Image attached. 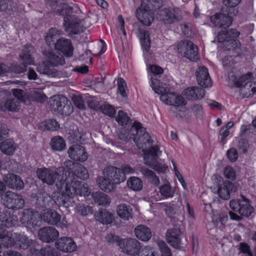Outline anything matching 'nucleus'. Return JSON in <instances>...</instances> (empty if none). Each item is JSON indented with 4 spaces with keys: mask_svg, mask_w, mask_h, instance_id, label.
I'll use <instances>...</instances> for the list:
<instances>
[{
    "mask_svg": "<svg viewBox=\"0 0 256 256\" xmlns=\"http://www.w3.org/2000/svg\"><path fill=\"white\" fill-rule=\"evenodd\" d=\"M88 176L86 168L79 163H76L74 172L64 171V176L56 184V188L61 192L54 200L60 210H62V208L66 209L73 206V198L75 196L86 194L82 192V189L86 188L82 186L79 179L86 180Z\"/></svg>",
    "mask_w": 256,
    "mask_h": 256,
    "instance_id": "nucleus-1",
    "label": "nucleus"
},
{
    "mask_svg": "<svg viewBox=\"0 0 256 256\" xmlns=\"http://www.w3.org/2000/svg\"><path fill=\"white\" fill-rule=\"evenodd\" d=\"M72 8L67 4H62L57 10L58 14L64 16V30L70 35L79 34L81 30V20L72 14Z\"/></svg>",
    "mask_w": 256,
    "mask_h": 256,
    "instance_id": "nucleus-2",
    "label": "nucleus"
},
{
    "mask_svg": "<svg viewBox=\"0 0 256 256\" xmlns=\"http://www.w3.org/2000/svg\"><path fill=\"white\" fill-rule=\"evenodd\" d=\"M46 60L40 64L37 67V71L40 74L54 76L55 74L54 66L63 65L66 63L64 58L62 56H58L52 50H46L44 52Z\"/></svg>",
    "mask_w": 256,
    "mask_h": 256,
    "instance_id": "nucleus-3",
    "label": "nucleus"
},
{
    "mask_svg": "<svg viewBox=\"0 0 256 256\" xmlns=\"http://www.w3.org/2000/svg\"><path fill=\"white\" fill-rule=\"evenodd\" d=\"M162 154L159 146H155L150 150L145 152L144 158V164L158 173H166L168 170V166L162 162L158 161V159Z\"/></svg>",
    "mask_w": 256,
    "mask_h": 256,
    "instance_id": "nucleus-4",
    "label": "nucleus"
},
{
    "mask_svg": "<svg viewBox=\"0 0 256 256\" xmlns=\"http://www.w3.org/2000/svg\"><path fill=\"white\" fill-rule=\"evenodd\" d=\"M64 168H59L55 171L50 168H42L36 170L38 178L48 186L56 184L59 182L62 178L64 176Z\"/></svg>",
    "mask_w": 256,
    "mask_h": 256,
    "instance_id": "nucleus-5",
    "label": "nucleus"
},
{
    "mask_svg": "<svg viewBox=\"0 0 256 256\" xmlns=\"http://www.w3.org/2000/svg\"><path fill=\"white\" fill-rule=\"evenodd\" d=\"M52 108L55 112L66 116L70 114L74 110L70 102L62 94L55 95L50 98Z\"/></svg>",
    "mask_w": 256,
    "mask_h": 256,
    "instance_id": "nucleus-6",
    "label": "nucleus"
},
{
    "mask_svg": "<svg viewBox=\"0 0 256 256\" xmlns=\"http://www.w3.org/2000/svg\"><path fill=\"white\" fill-rule=\"evenodd\" d=\"M20 58L23 62L22 64H12L10 66L7 65L6 74L12 72L16 74L24 72L26 70L28 65L34 64V58L28 48H24L22 50V52L20 54Z\"/></svg>",
    "mask_w": 256,
    "mask_h": 256,
    "instance_id": "nucleus-7",
    "label": "nucleus"
},
{
    "mask_svg": "<svg viewBox=\"0 0 256 256\" xmlns=\"http://www.w3.org/2000/svg\"><path fill=\"white\" fill-rule=\"evenodd\" d=\"M160 81L156 78H151L150 86L155 93L160 94V100L164 103L174 106L176 104L174 101L176 94L174 92H168L166 89L160 85Z\"/></svg>",
    "mask_w": 256,
    "mask_h": 256,
    "instance_id": "nucleus-8",
    "label": "nucleus"
},
{
    "mask_svg": "<svg viewBox=\"0 0 256 256\" xmlns=\"http://www.w3.org/2000/svg\"><path fill=\"white\" fill-rule=\"evenodd\" d=\"M242 199H233L230 202V207L232 210L238 212L241 216L249 217L254 212V208L250 204V201L245 196Z\"/></svg>",
    "mask_w": 256,
    "mask_h": 256,
    "instance_id": "nucleus-9",
    "label": "nucleus"
},
{
    "mask_svg": "<svg viewBox=\"0 0 256 256\" xmlns=\"http://www.w3.org/2000/svg\"><path fill=\"white\" fill-rule=\"evenodd\" d=\"M214 184L218 188V196L224 200H228L230 198V194L237 190V187L232 182H224L222 178L220 176H216Z\"/></svg>",
    "mask_w": 256,
    "mask_h": 256,
    "instance_id": "nucleus-10",
    "label": "nucleus"
},
{
    "mask_svg": "<svg viewBox=\"0 0 256 256\" xmlns=\"http://www.w3.org/2000/svg\"><path fill=\"white\" fill-rule=\"evenodd\" d=\"M122 251L130 256H138L140 252H147L150 250V246H146L144 250L142 249L141 244L136 238H128L122 240L121 246Z\"/></svg>",
    "mask_w": 256,
    "mask_h": 256,
    "instance_id": "nucleus-11",
    "label": "nucleus"
},
{
    "mask_svg": "<svg viewBox=\"0 0 256 256\" xmlns=\"http://www.w3.org/2000/svg\"><path fill=\"white\" fill-rule=\"evenodd\" d=\"M178 9L164 8L157 13L158 18L164 24L170 25L179 22L182 18Z\"/></svg>",
    "mask_w": 256,
    "mask_h": 256,
    "instance_id": "nucleus-12",
    "label": "nucleus"
},
{
    "mask_svg": "<svg viewBox=\"0 0 256 256\" xmlns=\"http://www.w3.org/2000/svg\"><path fill=\"white\" fill-rule=\"evenodd\" d=\"M4 204L8 209L17 210L24 207V200L21 195L8 191L4 195Z\"/></svg>",
    "mask_w": 256,
    "mask_h": 256,
    "instance_id": "nucleus-13",
    "label": "nucleus"
},
{
    "mask_svg": "<svg viewBox=\"0 0 256 256\" xmlns=\"http://www.w3.org/2000/svg\"><path fill=\"white\" fill-rule=\"evenodd\" d=\"M178 52L184 57L192 61L199 58L198 48L190 41L181 42L178 45Z\"/></svg>",
    "mask_w": 256,
    "mask_h": 256,
    "instance_id": "nucleus-14",
    "label": "nucleus"
},
{
    "mask_svg": "<svg viewBox=\"0 0 256 256\" xmlns=\"http://www.w3.org/2000/svg\"><path fill=\"white\" fill-rule=\"evenodd\" d=\"M54 48L59 54L70 58L73 55L74 47L70 40L59 38L55 43Z\"/></svg>",
    "mask_w": 256,
    "mask_h": 256,
    "instance_id": "nucleus-15",
    "label": "nucleus"
},
{
    "mask_svg": "<svg viewBox=\"0 0 256 256\" xmlns=\"http://www.w3.org/2000/svg\"><path fill=\"white\" fill-rule=\"evenodd\" d=\"M145 4H141L136 9V16L142 24L150 26L154 21V14L147 9Z\"/></svg>",
    "mask_w": 256,
    "mask_h": 256,
    "instance_id": "nucleus-16",
    "label": "nucleus"
},
{
    "mask_svg": "<svg viewBox=\"0 0 256 256\" xmlns=\"http://www.w3.org/2000/svg\"><path fill=\"white\" fill-rule=\"evenodd\" d=\"M182 232L180 228H173L166 230V239L168 243L176 249L182 248Z\"/></svg>",
    "mask_w": 256,
    "mask_h": 256,
    "instance_id": "nucleus-17",
    "label": "nucleus"
},
{
    "mask_svg": "<svg viewBox=\"0 0 256 256\" xmlns=\"http://www.w3.org/2000/svg\"><path fill=\"white\" fill-rule=\"evenodd\" d=\"M139 134L136 136V138L134 139V142L137 146L142 150L148 149L147 150H150L152 146L153 140L150 136L149 134L146 132V129L143 128L142 130L139 131Z\"/></svg>",
    "mask_w": 256,
    "mask_h": 256,
    "instance_id": "nucleus-18",
    "label": "nucleus"
},
{
    "mask_svg": "<svg viewBox=\"0 0 256 256\" xmlns=\"http://www.w3.org/2000/svg\"><path fill=\"white\" fill-rule=\"evenodd\" d=\"M252 74L249 72L240 76L234 84L236 87L240 88V94L244 96L246 92H249L253 85L255 84L252 81Z\"/></svg>",
    "mask_w": 256,
    "mask_h": 256,
    "instance_id": "nucleus-19",
    "label": "nucleus"
},
{
    "mask_svg": "<svg viewBox=\"0 0 256 256\" xmlns=\"http://www.w3.org/2000/svg\"><path fill=\"white\" fill-rule=\"evenodd\" d=\"M41 218L44 222L52 225L58 226L59 224H62L66 226L67 222L65 220L64 218L62 219L61 222V216L54 210H44Z\"/></svg>",
    "mask_w": 256,
    "mask_h": 256,
    "instance_id": "nucleus-20",
    "label": "nucleus"
},
{
    "mask_svg": "<svg viewBox=\"0 0 256 256\" xmlns=\"http://www.w3.org/2000/svg\"><path fill=\"white\" fill-rule=\"evenodd\" d=\"M8 248H11L16 244L19 245L21 248L27 249L31 244L30 240L24 234L14 233L10 236Z\"/></svg>",
    "mask_w": 256,
    "mask_h": 256,
    "instance_id": "nucleus-21",
    "label": "nucleus"
},
{
    "mask_svg": "<svg viewBox=\"0 0 256 256\" xmlns=\"http://www.w3.org/2000/svg\"><path fill=\"white\" fill-rule=\"evenodd\" d=\"M38 236L42 241L50 242L57 239L58 236V232L52 226L44 227L39 230Z\"/></svg>",
    "mask_w": 256,
    "mask_h": 256,
    "instance_id": "nucleus-22",
    "label": "nucleus"
},
{
    "mask_svg": "<svg viewBox=\"0 0 256 256\" xmlns=\"http://www.w3.org/2000/svg\"><path fill=\"white\" fill-rule=\"evenodd\" d=\"M196 78L198 84L203 88H206L212 86V80L208 70L204 66L198 67L196 71Z\"/></svg>",
    "mask_w": 256,
    "mask_h": 256,
    "instance_id": "nucleus-23",
    "label": "nucleus"
},
{
    "mask_svg": "<svg viewBox=\"0 0 256 256\" xmlns=\"http://www.w3.org/2000/svg\"><path fill=\"white\" fill-rule=\"evenodd\" d=\"M210 20L216 27L224 28L228 27L233 21L232 17L222 13H216L211 16Z\"/></svg>",
    "mask_w": 256,
    "mask_h": 256,
    "instance_id": "nucleus-24",
    "label": "nucleus"
},
{
    "mask_svg": "<svg viewBox=\"0 0 256 256\" xmlns=\"http://www.w3.org/2000/svg\"><path fill=\"white\" fill-rule=\"evenodd\" d=\"M68 154L72 159L76 161L84 162L88 158L86 152L83 146L79 144H74L70 146Z\"/></svg>",
    "mask_w": 256,
    "mask_h": 256,
    "instance_id": "nucleus-25",
    "label": "nucleus"
},
{
    "mask_svg": "<svg viewBox=\"0 0 256 256\" xmlns=\"http://www.w3.org/2000/svg\"><path fill=\"white\" fill-rule=\"evenodd\" d=\"M106 174L108 179L115 185L123 182L126 178L122 172L121 169L115 166H110L106 168Z\"/></svg>",
    "mask_w": 256,
    "mask_h": 256,
    "instance_id": "nucleus-26",
    "label": "nucleus"
},
{
    "mask_svg": "<svg viewBox=\"0 0 256 256\" xmlns=\"http://www.w3.org/2000/svg\"><path fill=\"white\" fill-rule=\"evenodd\" d=\"M56 246L59 250L65 252H71L76 250V245L74 240L68 237H62L56 242Z\"/></svg>",
    "mask_w": 256,
    "mask_h": 256,
    "instance_id": "nucleus-27",
    "label": "nucleus"
},
{
    "mask_svg": "<svg viewBox=\"0 0 256 256\" xmlns=\"http://www.w3.org/2000/svg\"><path fill=\"white\" fill-rule=\"evenodd\" d=\"M4 180L7 186L12 189L20 190L24 188V183L20 177L14 174H9L4 178Z\"/></svg>",
    "mask_w": 256,
    "mask_h": 256,
    "instance_id": "nucleus-28",
    "label": "nucleus"
},
{
    "mask_svg": "<svg viewBox=\"0 0 256 256\" xmlns=\"http://www.w3.org/2000/svg\"><path fill=\"white\" fill-rule=\"evenodd\" d=\"M0 222L1 226L10 228L16 224L18 218L12 214L8 210L5 209L0 211Z\"/></svg>",
    "mask_w": 256,
    "mask_h": 256,
    "instance_id": "nucleus-29",
    "label": "nucleus"
},
{
    "mask_svg": "<svg viewBox=\"0 0 256 256\" xmlns=\"http://www.w3.org/2000/svg\"><path fill=\"white\" fill-rule=\"evenodd\" d=\"M96 220L102 224H112L114 220V214L102 208L94 214Z\"/></svg>",
    "mask_w": 256,
    "mask_h": 256,
    "instance_id": "nucleus-30",
    "label": "nucleus"
},
{
    "mask_svg": "<svg viewBox=\"0 0 256 256\" xmlns=\"http://www.w3.org/2000/svg\"><path fill=\"white\" fill-rule=\"evenodd\" d=\"M184 94L188 100H200L203 98L205 94V90L199 86H192L185 89Z\"/></svg>",
    "mask_w": 256,
    "mask_h": 256,
    "instance_id": "nucleus-31",
    "label": "nucleus"
},
{
    "mask_svg": "<svg viewBox=\"0 0 256 256\" xmlns=\"http://www.w3.org/2000/svg\"><path fill=\"white\" fill-rule=\"evenodd\" d=\"M136 236L140 240L148 242L152 237V232L146 226L140 224L136 226L134 230Z\"/></svg>",
    "mask_w": 256,
    "mask_h": 256,
    "instance_id": "nucleus-32",
    "label": "nucleus"
},
{
    "mask_svg": "<svg viewBox=\"0 0 256 256\" xmlns=\"http://www.w3.org/2000/svg\"><path fill=\"white\" fill-rule=\"evenodd\" d=\"M137 35L140 40L144 51L148 52L150 50L151 44L148 32L139 28L137 30Z\"/></svg>",
    "mask_w": 256,
    "mask_h": 256,
    "instance_id": "nucleus-33",
    "label": "nucleus"
},
{
    "mask_svg": "<svg viewBox=\"0 0 256 256\" xmlns=\"http://www.w3.org/2000/svg\"><path fill=\"white\" fill-rule=\"evenodd\" d=\"M31 201L36 208H46L48 205L50 198L46 193L32 194Z\"/></svg>",
    "mask_w": 256,
    "mask_h": 256,
    "instance_id": "nucleus-34",
    "label": "nucleus"
},
{
    "mask_svg": "<svg viewBox=\"0 0 256 256\" xmlns=\"http://www.w3.org/2000/svg\"><path fill=\"white\" fill-rule=\"evenodd\" d=\"M116 212L118 216L124 220H128L132 218V208L129 204H119L116 208Z\"/></svg>",
    "mask_w": 256,
    "mask_h": 256,
    "instance_id": "nucleus-35",
    "label": "nucleus"
},
{
    "mask_svg": "<svg viewBox=\"0 0 256 256\" xmlns=\"http://www.w3.org/2000/svg\"><path fill=\"white\" fill-rule=\"evenodd\" d=\"M92 195L94 202L99 206H106L110 202V198L104 192H94Z\"/></svg>",
    "mask_w": 256,
    "mask_h": 256,
    "instance_id": "nucleus-36",
    "label": "nucleus"
},
{
    "mask_svg": "<svg viewBox=\"0 0 256 256\" xmlns=\"http://www.w3.org/2000/svg\"><path fill=\"white\" fill-rule=\"evenodd\" d=\"M16 145L12 139H6L0 143L2 152L7 155H12L16 149Z\"/></svg>",
    "mask_w": 256,
    "mask_h": 256,
    "instance_id": "nucleus-37",
    "label": "nucleus"
},
{
    "mask_svg": "<svg viewBox=\"0 0 256 256\" xmlns=\"http://www.w3.org/2000/svg\"><path fill=\"white\" fill-rule=\"evenodd\" d=\"M39 216L38 212H34L32 211L24 212L22 217V221L23 223L32 226L37 225L38 221Z\"/></svg>",
    "mask_w": 256,
    "mask_h": 256,
    "instance_id": "nucleus-38",
    "label": "nucleus"
},
{
    "mask_svg": "<svg viewBox=\"0 0 256 256\" xmlns=\"http://www.w3.org/2000/svg\"><path fill=\"white\" fill-rule=\"evenodd\" d=\"M60 34V32L56 28H52L49 30L45 37V40L49 46L52 45L55 46V43L58 39V38Z\"/></svg>",
    "mask_w": 256,
    "mask_h": 256,
    "instance_id": "nucleus-39",
    "label": "nucleus"
},
{
    "mask_svg": "<svg viewBox=\"0 0 256 256\" xmlns=\"http://www.w3.org/2000/svg\"><path fill=\"white\" fill-rule=\"evenodd\" d=\"M140 172L144 176L148 179V181L152 184L156 186L158 185L160 183L159 178L152 170L147 168H140Z\"/></svg>",
    "mask_w": 256,
    "mask_h": 256,
    "instance_id": "nucleus-40",
    "label": "nucleus"
},
{
    "mask_svg": "<svg viewBox=\"0 0 256 256\" xmlns=\"http://www.w3.org/2000/svg\"><path fill=\"white\" fill-rule=\"evenodd\" d=\"M240 33L235 29H228L225 30H221L217 35V41L222 42L224 40V38H234L238 37Z\"/></svg>",
    "mask_w": 256,
    "mask_h": 256,
    "instance_id": "nucleus-41",
    "label": "nucleus"
},
{
    "mask_svg": "<svg viewBox=\"0 0 256 256\" xmlns=\"http://www.w3.org/2000/svg\"><path fill=\"white\" fill-rule=\"evenodd\" d=\"M50 145L52 149L56 151H62L66 146L64 140L60 136H55L52 138Z\"/></svg>",
    "mask_w": 256,
    "mask_h": 256,
    "instance_id": "nucleus-42",
    "label": "nucleus"
},
{
    "mask_svg": "<svg viewBox=\"0 0 256 256\" xmlns=\"http://www.w3.org/2000/svg\"><path fill=\"white\" fill-rule=\"evenodd\" d=\"M141 4H146V8L154 13L163 6L162 0H141Z\"/></svg>",
    "mask_w": 256,
    "mask_h": 256,
    "instance_id": "nucleus-43",
    "label": "nucleus"
},
{
    "mask_svg": "<svg viewBox=\"0 0 256 256\" xmlns=\"http://www.w3.org/2000/svg\"><path fill=\"white\" fill-rule=\"evenodd\" d=\"M16 10L14 2L11 0H0V11L11 14Z\"/></svg>",
    "mask_w": 256,
    "mask_h": 256,
    "instance_id": "nucleus-44",
    "label": "nucleus"
},
{
    "mask_svg": "<svg viewBox=\"0 0 256 256\" xmlns=\"http://www.w3.org/2000/svg\"><path fill=\"white\" fill-rule=\"evenodd\" d=\"M128 128L126 129L127 132L130 137V140H132L134 141V139L136 138V136H138L139 134V131L143 128L142 124L138 122H134L132 124L128 125Z\"/></svg>",
    "mask_w": 256,
    "mask_h": 256,
    "instance_id": "nucleus-45",
    "label": "nucleus"
},
{
    "mask_svg": "<svg viewBox=\"0 0 256 256\" xmlns=\"http://www.w3.org/2000/svg\"><path fill=\"white\" fill-rule=\"evenodd\" d=\"M224 40L222 42H218L222 43V48L225 50H234L238 48V41L234 38H224Z\"/></svg>",
    "mask_w": 256,
    "mask_h": 256,
    "instance_id": "nucleus-46",
    "label": "nucleus"
},
{
    "mask_svg": "<svg viewBox=\"0 0 256 256\" xmlns=\"http://www.w3.org/2000/svg\"><path fill=\"white\" fill-rule=\"evenodd\" d=\"M116 120L118 123L121 126H128L132 124V120L126 112L122 110L118 112Z\"/></svg>",
    "mask_w": 256,
    "mask_h": 256,
    "instance_id": "nucleus-47",
    "label": "nucleus"
},
{
    "mask_svg": "<svg viewBox=\"0 0 256 256\" xmlns=\"http://www.w3.org/2000/svg\"><path fill=\"white\" fill-rule=\"evenodd\" d=\"M98 182L100 188L106 192H110L113 190L114 185L107 177L105 178H100Z\"/></svg>",
    "mask_w": 256,
    "mask_h": 256,
    "instance_id": "nucleus-48",
    "label": "nucleus"
},
{
    "mask_svg": "<svg viewBox=\"0 0 256 256\" xmlns=\"http://www.w3.org/2000/svg\"><path fill=\"white\" fill-rule=\"evenodd\" d=\"M161 196L165 198H172L174 196V190L170 184L162 185L159 188Z\"/></svg>",
    "mask_w": 256,
    "mask_h": 256,
    "instance_id": "nucleus-49",
    "label": "nucleus"
},
{
    "mask_svg": "<svg viewBox=\"0 0 256 256\" xmlns=\"http://www.w3.org/2000/svg\"><path fill=\"white\" fill-rule=\"evenodd\" d=\"M128 186L132 190L138 191L142 190V182L141 180L137 177H131L127 182Z\"/></svg>",
    "mask_w": 256,
    "mask_h": 256,
    "instance_id": "nucleus-50",
    "label": "nucleus"
},
{
    "mask_svg": "<svg viewBox=\"0 0 256 256\" xmlns=\"http://www.w3.org/2000/svg\"><path fill=\"white\" fill-rule=\"evenodd\" d=\"M11 234L12 233L8 232L4 226H0V244L2 246H3L4 248H8L9 238Z\"/></svg>",
    "mask_w": 256,
    "mask_h": 256,
    "instance_id": "nucleus-51",
    "label": "nucleus"
},
{
    "mask_svg": "<svg viewBox=\"0 0 256 256\" xmlns=\"http://www.w3.org/2000/svg\"><path fill=\"white\" fill-rule=\"evenodd\" d=\"M4 106L10 111L16 112L19 110L20 102L16 98H10L6 100Z\"/></svg>",
    "mask_w": 256,
    "mask_h": 256,
    "instance_id": "nucleus-52",
    "label": "nucleus"
},
{
    "mask_svg": "<svg viewBox=\"0 0 256 256\" xmlns=\"http://www.w3.org/2000/svg\"><path fill=\"white\" fill-rule=\"evenodd\" d=\"M44 129L50 131H54L58 130L59 127L58 123L54 119H48L42 123Z\"/></svg>",
    "mask_w": 256,
    "mask_h": 256,
    "instance_id": "nucleus-53",
    "label": "nucleus"
},
{
    "mask_svg": "<svg viewBox=\"0 0 256 256\" xmlns=\"http://www.w3.org/2000/svg\"><path fill=\"white\" fill-rule=\"evenodd\" d=\"M100 110L104 114L114 117L116 113L114 108L108 104H104L100 106Z\"/></svg>",
    "mask_w": 256,
    "mask_h": 256,
    "instance_id": "nucleus-54",
    "label": "nucleus"
},
{
    "mask_svg": "<svg viewBox=\"0 0 256 256\" xmlns=\"http://www.w3.org/2000/svg\"><path fill=\"white\" fill-rule=\"evenodd\" d=\"M77 210L82 216H88L93 212L92 207L86 204H80L77 206Z\"/></svg>",
    "mask_w": 256,
    "mask_h": 256,
    "instance_id": "nucleus-55",
    "label": "nucleus"
},
{
    "mask_svg": "<svg viewBox=\"0 0 256 256\" xmlns=\"http://www.w3.org/2000/svg\"><path fill=\"white\" fill-rule=\"evenodd\" d=\"M106 238L109 244L118 246L121 248L122 240H121L118 236L113 234H109L106 236Z\"/></svg>",
    "mask_w": 256,
    "mask_h": 256,
    "instance_id": "nucleus-56",
    "label": "nucleus"
},
{
    "mask_svg": "<svg viewBox=\"0 0 256 256\" xmlns=\"http://www.w3.org/2000/svg\"><path fill=\"white\" fill-rule=\"evenodd\" d=\"M126 88L127 85L124 80L122 78H118V90L123 98H126L128 96L126 91Z\"/></svg>",
    "mask_w": 256,
    "mask_h": 256,
    "instance_id": "nucleus-57",
    "label": "nucleus"
},
{
    "mask_svg": "<svg viewBox=\"0 0 256 256\" xmlns=\"http://www.w3.org/2000/svg\"><path fill=\"white\" fill-rule=\"evenodd\" d=\"M44 256H60L59 251L52 246H47L42 248Z\"/></svg>",
    "mask_w": 256,
    "mask_h": 256,
    "instance_id": "nucleus-58",
    "label": "nucleus"
},
{
    "mask_svg": "<svg viewBox=\"0 0 256 256\" xmlns=\"http://www.w3.org/2000/svg\"><path fill=\"white\" fill-rule=\"evenodd\" d=\"M158 245L162 253L161 256H172L170 248L164 242H160Z\"/></svg>",
    "mask_w": 256,
    "mask_h": 256,
    "instance_id": "nucleus-59",
    "label": "nucleus"
},
{
    "mask_svg": "<svg viewBox=\"0 0 256 256\" xmlns=\"http://www.w3.org/2000/svg\"><path fill=\"white\" fill-rule=\"evenodd\" d=\"M72 100L74 106L78 108L81 110L86 108V106L82 96L74 95L72 97Z\"/></svg>",
    "mask_w": 256,
    "mask_h": 256,
    "instance_id": "nucleus-60",
    "label": "nucleus"
},
{
    "mask_svg": "<svg viewBox=\"0 0 256 256\" xmlns=\"http://www.w3.org/2000/svg\"><path fill=\"white\" fill-rule=\"evenodd\" d=\"M226 156L228 159L231 162H235L238 158V152L234 148H231L226 152Z\"/></svg>",
    "mask_w": 256,
    "mask_h": 256,
    "instance_id": "nucleus-61",
    "label": "nucleus"
},
{
    "mask_svg": "<svg viewBox=\"0 0 256 256\" xmlns=\"http://www.w3.org/2000/svg\"><path fill=\"white\" fill-rule=\"evenodd\" d=\"M88 106L94 110H98L100 109V104L99 102L96 100L94 98H89L87 100Z\"/></svg>",
    "mask_w": 256,
    "mask_h": 256,
    "instance_id": "nucleus-62",
    "label": "nucleus"
},
{
    "mask_svg": "<svg viewBox=\"0 0 256 256\" xmlns=\"http://www.w3.org/2000/svg\"><path fill=\"white\" fill-rule=\"evenodd\" d=\"M182 30L184 34L188 36H190L192 34V24L190 22L184 23L182 25Z\"/></svg>",
    "mask_w": 256,
    "mask_h": 256,
    "instance_id": "nucleus-63",
    "label": "nucleus"
},
{
    "mask_svg": "<svg viewBox=\"0 0 256 256\" xmlns=\"http://www.w3.org/2000/svg\"><path fill=\"white\" fill-rule=\"evenodd\" d=\"M224 174L228 178L234 180L236 178L235 171L232 166H226L224 169Z\"/></svg>",
    "mask_w": 256,
    "mask_h": 256,
    "instance_id": "nucleus-64",
    "label": "nucleus"
}]
</instances>
